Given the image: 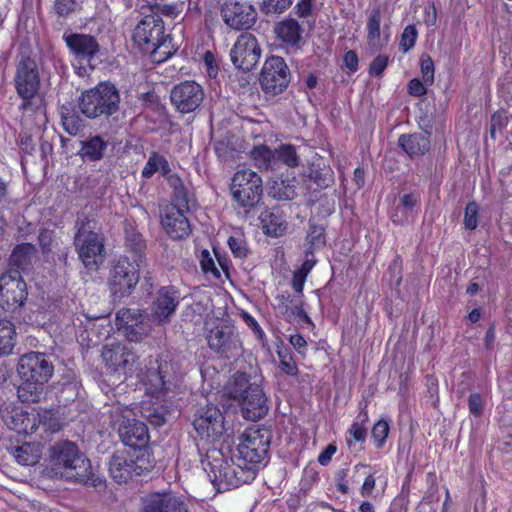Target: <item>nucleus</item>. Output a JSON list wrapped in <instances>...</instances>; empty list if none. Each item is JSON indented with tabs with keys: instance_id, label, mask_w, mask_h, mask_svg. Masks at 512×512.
Returning <instances> with one entry per match:
<instances>
[{
	"instance_id": "obj_43",
	"label": "nucleus",
	"mask_w": 512,
	"mask_h": 512,
	"mask_svg": "<svg viewBox=\"0 0 512 512\" xmlns=\"http://www.w3.org/2000/svg\"><path fill=\"white\" fill-rule=\"evenodd\" d=\"M307 177L320 188H326L333 181V171L329 166L312 162L307 167Z\"/></svg>"
},
{
	"instance_id": "obj_37",
	"label": "nucleus",
	"mask_w": 512,
	"mask_h": 512,
	"mask_svg": "<svg viewBox=\"0 0 512 512\" xmlns=\"http://www.w3.org/2000/svg\"><path fill=\"white\" fill-rule=\"evenodd\" d=\"M108 147V142L101 136L95 135L81 142L79 155L83 160L95 162L101 160Z\"/></svg>"
},
{
	"instance_id": "obj_1",
	"label": "nucleus",
	"mask_w": 512,
	"mask_h": 512,
	"mask_svg": "<svg viewBox=\"0 0 512 512\" xmlns=\"http://www.w3.org/2000/svg\"><path fill=\"white\" fill-rule=\"evenodd\" d=\"M17 372L21 379L18 398L21 402L37 403L53 375L54 366L46 354L32 351L19 358Z\"/></svg>"
},
{
	"instance_id": "obj_11",
	"label": "nucleus",
	"mask_w": 512,
	"mask_h": 512,
	"mask_svg": "<svg viewBox=\"0 0 512 512\" xmlns=\"http://www.w3.org/2000/svg\"><path fill=\"white\" fill-rule=\"evenodd\" d=\"M133 454L128 450L115 452L109 462V473L116 483H127L133 476H141L153 468L152 453L146 450Z\"/></svg>"
},
{
	"instance_id": "obj_31",
	"label": "nucleus",
	"mask_w": 512,
	"mask_h": 512,
	"mask_svg": "<svg viewBox=\"0 0 512 512\" xmlns=\"http://www.w3.org/2000/svg\"><path fill=\"white\" fill-rule=\"evenodd\" d=\"M263 231L271 237L283 236L287 231V221L284 213L278 209H267L260 215Z\"/></svg>"
},
{
	"instance_id": "obj_24",
	"label": "nucleus",
	"mask_w": 512,
	"mask_h": 512,
	"mask_svg": "<svg viewBox=\"0 0 512 512\" xmlns=\"http://www.w3.org/2000/svg\"><path fill=\"white\" fill-rule=\"evenodd\" d=\"M190 211L175 206H165L161 211L160 222L167 235L174 240L186 239L192 232L187 213Z\"/></svg>"
},
{
	"instance_id": "obj_42",
	"label": "nucleus",
	"mask_w": 512,
	"mask_h": 512,
	"mask_svg": "<svg viewBox=\"0 0 512 512\" xmlns=\"http://www.w3.org/2000/svg\"><path fill=\"white\" fill-rule=\"evenodd\" d=\"M326 245V229L322 225L310 224L305 238L304 254H315Z\"/></svg>"
},
{
	"instance_id": "obj_39",
	"label": "nucleus",
	"mask_w": 512,
	"mask_h": 512,
	"mask_svg": "<svg viewBox=\"0 0 512 512\" xmlns=\"http://www.w3.org/2000/svg\"><path fill=\"white\" fill-rule=\"evenodd\" d=\"M38 243L45 257H49L55 252L60 257H67L68 249L62 247V241L56 236L54 230L41 229L38 235Z\"/></svg>"
},
{
	"instance_id": "obj_23",
	"label": "nucleus",
	"mask_w": 512,
	"mask_h": 512,
	"mask_svg": "<svg viewBox=\"0 0 512 512\" xmlns=\"http://www.w3.org/2000/svg\"><path fill=\"white\" fill-rule=\"evenodd\" d=\"M119 436L128 451L133 454H140L146 450L151 453L148 442L149 432L147 425L136 419H128L119 426Z\"/></svg>"
},
{
	"instance_id": "obj_22",
	"label": "nucleus",
	"mask_w": 512,
	"mask_h": 512,
	"mask_svg": "<svg viewBox=\"0 0 512 512\" xmlns=\"http://www.w3.org/2000/svg\"><path fill=\"white\" fill-rule=\"evenodd\" d=\"M101 356L109 371L125 376L132 372L136 360L131 349L121 343L104 345Z\"/></svg>"
},
{
	"instance_id": "obj_57",
	"label": "nucleus",
	"mask_w": 512,
	"mask_h": 512,
	"mask_svg": "<svg viewBox=\"0 0 512 512\" xmlns=\"http://www.w3.org/2000/svg\"><path fill=\"white\" fill-rule=\"evenodd\" d=\"M347 444L349 447L352 445V441L356 443H364L367 437V427L362 423L352 422L347 431Z\"/></svg>"
},
{
	"instance_id": "obj_36",
	"label": "nucleus",
	"mask_w": 512,
	"mask_h": 512,
	"mask_svg": "<svg viewBox=\"0 0 512 512\" xmlns=\"http://www.w3.org/2000/svg\"><path fill=\"white\" fill-rule=\"evenodd\" d=\"M157 172H159L165 180L174 174L166 157L156 151H152L141 171V177L150 179Z\"/></svg>"
},
{
	"instance_id": "obj_2",
	"label": "nucleus",
	"mask_w": 512,
	"mask_h": 512,
	"mask_svg": "<svg viewBox=\"0 0 512 512\" xmlns=\"http://www.w3.org/2000/svg\"><path fill=\"white\" fill-rule=\"evenodd\" d=\"M132 39L141 51L149 52L155 62H163L171 55V37L166 34L164 21L158 13L145 15L134 28Z\"/></svg>"
},
{
	"instance_id": "obj_14",
	"label": "nucleus",
	"mask_w": 512,
	"mask_h": 512,
	"mask_svg": "<svg viewBox=\"0 0 512 512\" xmlns=\"http://www.w3.org/2000/svg\"><path fill=\"white\" fill-rule=\"evenodd\" d=\"M225 417L217 405L207 404L196 410L193 428L201 441L210 444L218 441L225 431Z\"/></svg>"
},
{
	"instance_id": "obj_9",
	"label": "nucleus",
	"mask_w": 512,
	"mask_h": 512,
	"mask_svg": "<svg viewBox=\"0 0 512 512\" xmlns=\"http://www.w3.org/2000/svg\"><path fill=\"white\" fill-rule=\"evenodd\" d=\"M89 223L87 217L77 219L74 244L85 268L97 271L105 259V240L101 234L89 229Z\"/></svg>"
},
{
	"instance_id": "obj_58",
	"label": "nucleus",
	"mask_w": 512,
	"mask_h": 512,
	"mask_svg": "<svg viewBox=\"0 0 512 512\" xmlns=\"http://www.w3.org/2000/svg\"><path fill=\"white\" fill-rule=\"evenodd\" d=\"M53 8L58 17L66 19L76 11L77 0H55Z\"/></svg>"
},
{
	"instance_id": "obj_60",
	"label": "nucleus",
	"mask_w": 512,
	"mask_h": 512,
	"mask_svg": "<svg viewBox=\"0 0 512 512\" xmlns=\"http://www.w3.org/2000/svg\"><path fill=\"white\" fill-rule=\"evenodd\" d=\"M308 492H309V487H304V485H302L299 488L297 493L292 494L287 498L286 504H287L289 512H297L298 511V509L302 505L303 499H305L307 497Z\"/></svg>"
},
{
	"instance_id": "obj_15",
	"label": "nucleus",
	"mask_w": 512,
	"mask_h": 512,
	"mask_svg": "<svg viewBox=\"0 0 512 512\" xmlns=\"http://www.w3.org/2000/svg\"><path fill=\"white\" fill-rule=\"evenodd\" d=\"M208 347L220 358L238 359L243 354V344L233 328L218 324L206 335Z\"/></svg>"
},
{
	"instance_id": "obj_18",
	"label": "nucleus",
	"mask_w": 512,
	"mask_h": 512,
	"mask_svg": "<svg viewBox=\"0 0 512 512\" xmlns=\"http://www.w3.org/2000/svg\"><path fill=\"white\" fill-rule=\"evenodd\" d=\"M261 48L257 38L250 32H242L230 50L234 67L243 72L252 71L258 64Z\"/></svg>"
},
{
	"instance_id": "obj_62",
	"label": "nucleus",
	"mask_w": 512,
	"mask_h": 512,
	"mask_svg": "<svg viewBox=\"0 0 512 512\" xmlns=\"http://www.w3.org/2000/svg\"><path fill=\"white\" fill-rule=\"evenodd\" d=\"M280 300L283 304H286V311L290 310L292 314L297 316L305 314L302 302L298 299L293 298L290 294H282L280 296Z\"/></svg>"
},
{
	"instance_id": "obj_63",
	"label": "nucleus",
	"mask_w": 512,
	"mask_h": 512,
	"mask_svg": "<svg viewBox=\"0 0 512 512\" xmlns=\"http://www.w3.org/2000/svg\"><path fill=\"white\" fill-rule=\"evenodd\" d=\"M427 84L419 78H412L407 84V92L413 97H422L427 94Z\"/></svg>"
},
{
	"instance_id": "obj_6",
	"label": "nucleus",
	"mask_w": 512,
	"mask_h": 512,
	"mask_svg": "<svg viewBox=\"0 0 512 512\" xmlns=\"http://www.w3.org/2000/svg\"><path fill=\"white\" fill-rule=\"evenodd\" d=\"M16 94L21 99L19 110L36 112L44 102L38 65L31 57H22L16 65L13 79Z\"/></svg>"
},
{
	"instance_id": "obj_38",
	"label": "nucleus",
	"mask_w": 512,
	"mask_h": 512,
	"mask_svg": "<svg viewBox=\"0 0 512 512\" xmlns=\"http://www.w3.org/2000/svg\"><path fill=\"white\" fill-rule=\"evenodd\" d=\"M420 204V196L417 193H405L400 197V204L391 215V221L395 225H402L408 222L414 208Z\"/></svg>"
},
{
	"instance_id": "obj_10",
	"label": "nucleus",
	"mask_w": 512,
	"mask_h": 512,
	"mask_svg": "<svg viewBox=\"0 0 512 512\" xmlns=\"http://www.w3.org/2000/svg\"><path fill=\"white\" fill-rule=\"evenodd\" d=\"M141 264L127 255H120L111 262L108 274V288L114 298L132 294L140 279Z\"/></svg>"
},
{
	"instance_id": "obj_16",
	"label": "nucleus",
	"mask_w": 512,
	"mask_h": 512,
	"mask_svg": "<svg viewBox=\"0 0 512 512\" xmlns=\"http://www.w3.org/2000/svg\"><path fill=\"white\" fill-rule=\"evenodd\" d=\"M27 297V284L19 271H6L0 276V307L4 311H18Z\"/></svg>"
},
{
	"instance_id": "obj_56",
	"label": "nucleus",
	"mask_w": 512,
	"mask_h": 512,
	"mask_svg": "<svg viewBox=\"0 0 512 512\" xmlns=\"http://www.w3.org/2000/svg\"><path fill=\"white\" fill-rule=\"evenodd\" d=\"M420 71L425 84L432 85L435 80V65L433 59L428 54H423L420 57Z\"/></svg>"
},
{
	"instance_id": "obj_54",
	"label": "nucleus",
	"mask_w": 512,
	"mask_h": 512,
	"mask_svg": "<svg viewBox=\"0 0 512 512\" xmlns=\"http://www.w3.org/2000/svg\"><path fill=\"white\" fill-rule=\"evenodd\" d=\"M479 211L480 207L476 201H469L466 204L463 219L466 229L473 231L478 227Z\"/></svg>"
},
{
	"instance_id": "obj_51",
	"label": "nucleus",
	"mask_w": 512,
	"mask_h": 512,
	"mask_svg": "<svg viewBox=\"0 0 512 512\" xmlns=\"http://www.w3.org/2000/svg\"><path fill=\"white\" fill-rule=\"evenodd\" d=\"M509 117L508 113L504 109L497 110L491 116L489 135L495 140L496 133H501L508 125Z\"/></svg>"
},
{
	"instance_id": "obj_8",
	"label": "nucleus",
	"mask_w": 512,
	"mask_h": 512,
	"mask_svg": "<svg viewBox=\"0 0 512 512\" xmlns=\"http://www.w3.org/2000/svg\"><path fill=\"white\" fill-rule=\"evenodd\" d=\"M120 93L116 86L109 82H100L94 88L81 93L79 98L80 111L90 119L109 117L119 110Z\"/></svg>"
},
{
	"instance_id": "obj_64",
	"label": "nucleus",
	"mask_w": 512,
	"mask_h": 512,
	"mask_svg": "<svg viewBox=\"0 0 512 512\" xmlns=\"http://www.w3.org/2000/svg\"><path fill=\"white\" fill-rule=\"evenodd\" d=\"M289 343L298 352L299 355L305 357L308 351V343L304 336L300 333L290 335Z\"/></svg>"
},
{
	"instance_id": "obj_27",
	"label": "nucleus",
	"mask_w": 512,
	"mask_h": 512,
	"mask_svg": "<svg viewBox=\"0 0 512 512\" xmlns=\"http://www.w3.org/2000/svg\"><path fill=\"white\" fill-rule=\"evenodd\" d=\"M382 11L380 6H374L366 20V42L373 54L381 51L388 44L389 37L381 36Z\"/></svg>"
},
{
	"instance_id": "obj_48",
	"label": "nucleus",
	"mask_w": 512,
	"mask_h": 512,
	"mask_svg": "<svg viewBox=\"0 0 512 512\" xmlns=\"http://www.w3.org/2000/svg\"><path fill=\"white\" fill-rule=\"evenodd\" d=\"M488 393L472 392L467 399L469 415L479 419L484 415Z\"/></svg>"
},
{
	"instance_id": "obj_21",
	"label": "nucleus",
	"mask_w": 512,
	"mask_h": 512,
	"mask_svg": "<svg viewBox=\"0 0 512 512\" xmlns=\"http://www.w3.org/2000/svg\"><path fill=\"white\" fill-rule=\"evenodd\" d=\"M221 15L225 24L235 30L248 29L256 20L254 7L247 2L236 0H225Z\"/></svg>"
},
{
	"instance_id": "obj_32",
	"label": "nucleus",
	"mask_w": 512,
	"mask_h": 512,
	"mask_svg": "<svg viewBox=\"0 0 512 512\" xmlns=\"http://www.w3.org/2000/svg\"><path fill=\"white\" fill-rule=\"evenodd\" d=\"M398 145L411 158L425 155L431 147L429 137L421 133L402 134L398 139Z\"/></svg>"
},
{
	"instance_id": "obj_34",
	"label": "nucleus",
	"mask_w": 512,
	"mask_h": 512,
	"mask_svg": "<svg viewBox=\"0 0 512 512\" xmlns=\"http://www.w3.org/2000/svg\"><path fill=\"white\" fill-rule=\"evenodd\" d=\"M36 253V248L31 243L17 244L10 255L9 262L12 267L10 271H28L32 265V259Z\"/></svg>"
},
{
	"instance_id": "obj_29",
	"label": "nucleus",
	"mask_w": 512,
	"mask_h": 512,
	"mask_svg": "<svg viewBox=\"0 0 512 512\" xmlns=\"http://www.w3.org/2000/svg\"><path fill=\"white\" fill-rule=\"evenodd\" d=\"M168 364L160 363L156 370L148 371L142 379L147 394L155 398L163 397L169 391L170 378L167 372Z\"/></svg>"
},
{
	"instance_id": "obj_40",
	"label": "nucleus",
	"mask_w": 512,
	"mask_h": 512,
	"mask_svg": "<svg viewBox=\"0 0 512 512\" xmlns=\"http://www.w3.org/2000/svg\"><path fill=\"white\" fill-rule=\"evenodd\" d=\"M125 248L133 255L131 260H137L140 264L144 261L146 242L142 234L132 226L125 228Z\"/></svg>"
},
{
	"instance_id": "obj_26",
	"label": "nucleus",
	"mask_w": 512,
	"mask_h": 512,
	"mask_svg": "<svg viewBox=\"0 0 512 512\" xmlns=\"http://www.w3.org/2000/svg\"><path fill=\"white\" fill-rule=\"evenodd\" d=\"M274 32L281 45L287 49L298 50L303 45V28L295 18L282 19L276 23Z\"/></svg>"
},
{
	"instance_id": "obj_46",
	"label": "nucleus",
	"mask_w": 512,
	"mask_h": 512,
	"mask_svg": "<svg viewBox=\"0 0 512 512\" xmlns=\"http://www.w3.org/2000/svg\"><path fill=\"white\" fill-rule=\"evenodd\" d=\"M276 168L283 164L289 168H296L300 164V157L293 144H281L275 149Z\"/></svg>"
},
{
	"instance_id": "obj_3",
	"label": "nucleus",
	"mask_w": 512,
	"mask_h": 512,
	"mask_svg": "<svg viewBox=\"0 0 512 512\" xmlns=\"http://www.w3.org/2000/svg\"><path fill=\"white\" fill-rule=\"evenodd\" d=\"M229 397L239 403L242 416L251 421L265 417L269 410L268 398L262 387L250 383L245 372H236L228 387Z\"/></svg>"
},
{
	"instance_id": "obj_59",
	"label": "nucleus",
	"mask_w": 512,
	"mask_h": 512,
	"mask_svg": "<svg viewBox=\"0 0 512 512\" xmlns=\"http://www.w3.org/2000/svg\"><path fill=\"white\" fill-rule=\"evenodd\" d=\"M389 56L385 54L377 55L370 63L368 73L371 77H381L389 64Z\"/></svg>"
},
{
	"instance_id": "obj_55",
	"label": "nucleus",
	"mask_w": 512,
	"mask_h": 512,
	"mask_svg": "<svg viewBox=\"0 0 512 512\" xmlns=\"http://www.w3.org/2000/svg\"><path fill=\"white\" fill-rule=\"evenodd\" d=\"M294 0H262L261 11L266 14H282L289 9Z\"/></svg>"
},
{
	"instance_id": "obj_7",
	"label": "nucleus",
	"mask_w": 512,
	"mask_h": 512,
	"mask_svg": "<svg viewBox=\"0 0 512 512\" xmlns=\"http://www.w3.org/2000/svg\"><path fill=\"white\" fill-rule=\"evenodd\" d=\"M230 191L233 207L245 218L262 202L263 181L261 176L251 169L238 170L232 177Z\"/></svg>"
},
{
	"instance_id": "obj_17",
	"label": "nucleus",
	"mask_w": 512,
	"mask_h": 512,
	"mask_svg": "<svg viewBox=\"0 0 512 512\" xmlns=\"http://www.w3.org/2000/svg\"><path fill=\"white\" fill-rule=\"evenodd\" d=\"M290 82V70L280 56H270L264 62L259 83L265 94L276 96L281 94Z\"/></svg>"
},
{
	"instance_id": "obj_44",
	"label": "nucleus",
	"mask_w": 512,
	"mask_h": 512,
	"mask_svg": "<svg viewBox=\"0 0 512 512\" xmlns=\"http://www.w3.org/2000/svg\"><path fill=\"white\" fill-rule=\"evenodd\" d=\"M276 352L279 359L278 367L280 371L285 375L297 377L300 371L291 348L281 344L277 346Z\"/></svg>"
},
{
	"instance_id": "obj_50",
	"label": "nucleus",
	"mask_w": 512,
	"mask_h": 512,
	"mask_svg": "<svg viewBox=\"0 0 512 512\" xmlns=\"http://www.w3.org/2000/svg\"><path fill=\"white\" fill-rule=\"evenodd\" d=\"M227 243L231 253L235 258L241 260L247 258L250 250L243 235H232L228 238Z\"/></svg>"
},
{
	"instance_id": "obj_28",
	"label": "nucleus",
	"mask_w": 512,
	"mask_h": 512,
	"mask_svg": "<svg viewBox=\"0 0 512 512\" xmlns=\"http://www.w3.org/2000/svg\"><path fill=\"white\" fill-rule=\"evenodd\" d=\"M142 314L138 310L122 308L116 313L115 325L128 340L136 341L141 335L139 326L142 323Z\"/></svg>"
},
{
	"instance_id": "obj_52",
	"label": "nucleus",
	"mask_w": 512,
	"mask_h": 512,
	"mask_svg": "<svg viewBox=\"0 0 512 512\" xmlns=\"http://www.w3.org/2000/svg\"><path fill=\"white\" fill-rule=\"evenodd\" d=\"M39 417V427H42L45 432H57L60 430V423L52 410L36 411Z\"/></svg>"
},
{
	"instance_id": "obj_49",
	"label": "nucleus",
	"mask_w": 512,
	"mask_h": 512,
	"mask_svg": "<svg viewBox=\"0 0 512 512\" xmlns=\"http://www.w3.org/2000/svg\"><path fill=\"white\" fill-rule=\"evenodd\" d=\"M389 432H390V425L386 419L381 418L374 423L372 430H371V438L373 440L374 446L377 449H381L384 447V445L387 441Z\"/></svg>"
},
{
	"instance_id": "obj_30",
	"label": "nucleus",
	"mask_w": 512,
	"mask_h": 512,
	"mask_svg": "<svg viewBox=\"0 0 512 512\" xmlns=\"http://www.w3.org/2000/svg\"><path fill=\"white\" fill-rule=\"evenodd\" d=\"M166 181L172 189L171 201L166 206H175L176 208L191 211V207L196 203L195 196L184 184L181 177L177 173H174Z\"/></svg>"
},
{
	"instance_id": "obj_20",
	"label": "nucleus",
	"mask_w": 512,
	"mask_h": 512,
	"mask_svg": "<svg viewBox=\"0 0 512 512\" xmlns=\"http://www.w3.org/2000/svg\"><path fill=\"white\" fill-rule=\"evenodd\" d=\"M181 301L180 290L174 285L160 287L154 296L151 304V312L153 319L163 324L169 321L170 317L175 314Z\"/></svg>"
},
{
	"instance_id": "obj_25",
	"label": "nucleus",
	"mask_w": 512,
	"mask_h": 512,
	"mask_svg": "<svg viewBox=\"0 0 512 512\" xmlns=\"http://www.w3.org/2000/svg\"><path fill=\"white\" fill-rule=\"evenodd\" d=\"M141 512H189L187 503L172 492H154L142 501Z\"/></svg>"
},
{
	"instance_id": "obj_45",
	"label": "nucleus",
	"mask_w": 512,
	"mask_h": 512,
	"mask_svg": "<svg viewBox=\"0 0 512 512\" xmlns=\"http://www.w3.org/2000/svg\"><path fill=\"white\" fill-rule=\"evenodd\" d=\"M13 454L19 464L26 466L36 464L41 457L39 446L27 442L17 446Z\"/></svg>"
},
{
	"instance_id": "obj_61",
	"label": "nucleus",
	"mask_w": 512,
	"mask_h": 512,
	"mask_svg": "<svg viewBox=\"0 0 512 512\" xmlns=\"http://www.w3.org/2000/svg\"><path fill=\"white\" fill-rule=\"evenodd\" d=\"M200 266L205 274L210 273L216 278L220 277V272L216 268L214 260L210 255V252L206 249L202 250L201 252Z\"/></svg>"
},
{
	"instance_id": "obj_13",
	"label": "nucleus",
	"mask_w": 512,
	"mask_h": 512,
	"mask_svg": "<svg viewBox=\"0 0 512 512\" xmlns=\"http://www.w3.org/2000/svg\"><path fill=\"white\" fill-rule=\"evenodd\" d=\"M63 40L73 58V66L79 76H84L93 70L92 61L100 51L96 38L84 33H64Z\"/></svg>"
},
{
	"instance_id": "obj_5",
	"label": "nucleus",
	"mask_w": 512,
	"mask_h": 512,
	"mask_svg": "<svg viewBox=\"0 0 512 512\" xmlns=\"http://www.w3.org/2000/svg\"><path fill=\"white\" fill-rule=\"evenodd\" d=\"M271 431L265 426H251L239 437V443L232 453V459L255 469V474L269 461Z\"/></svg>"
},
{
	"instance_id": "obj_35",
	"label": "nucleus",
	"mask_w": 512,
	"mask_h": 512,
	"mask_svg": "<svg viewBox=\"0 0 512 512\" xmlns=\"http://www.w3.org/2000/svg\"><path fill=\"white\" fill-rule=\"evenodd\" d=\"M249 158L260 171L267 172L276 169L275 149H271L266 144L254 145L249 152Z\"/></svg>"
},
{
	"instance_id": "obj_41",
	"label": "nucleus",
	"mask_w": 512,
	"mask_h": 512,
	"mask_svg": "<svg viewBox=\"0 0 512 512\" xmlns=\"http://www.w3.org/2000/svg\"><path fill=\"white\" fill-rule=\"evenodd\" d=\"M16 327L8 319H0V356L12 353L16 343Z\"/></svg>"
},
{
	"instance_id": "obj_33",
	"label": "nucleus",
	"mask_w": 512,
	"mask_h": 512,
	"mask_svg": "<svg viewBox=\"0 0 512 512\" xmlns=\"http://www.w3.org/2000/svg\"><path fill=\"white\" fill-rule=\"evenodd\" d=\"M9 428L19 434L31 435L39 428V417L35 410L15 412L11 417Z\"/></svg>"
},
{
	"instance_id": "obj_4",
	"label": "nucleus",
	"mask_w": 512,
	"mask_h": 512,
	"mask_svg": "<svg viewBox=\"0 0 512 512\" xmlns=\"http://www.w3.org/2000/svg\"><path fill=\"white\" fill-rule=\"evenodd\" d=\"M50 461L52 471L61 478L79 483H88L91 480L90 460L73 442L64 441L53 446Z\"/></svg>"
},
{
	"instance_id": "obj_53",
	"label": "nucleus",
	"mask_w": 512,
	"mask_h": 512,
	"mask_svg": "<svg viewBox=\"0 0 512 512\" xmlns=\"http://www.w3.org/2000/svg\"><path fill=\"white\" fill-rule=\"evenodd\" d=\"M418 31L414 25H407L401 34L399 50L403 53L409 52L416 44Z\"/></svg>"
},
{
	"instance_id": "obj_47",
	"label": "nucleus",
	"mask_w": 512,
	"mask_h": 512,
	"mask_svg": "<svg viewBox=\"0 0 512 512\" xmlns=\"http://www.w3.org/2000/svg\"><path fill=\"white\" fill-rule=\"evenodd\" d=\"M61 123L64 131L70 136H76L83 128V120L79 114L65 106L61 109Z\"/></svg>"
},
{
	"instance_id": "obj_12",
	"label": "nucleus",
	"mask_w": 512,
	"mask_h": 512,
	"mask_svg": "<svg viewBox=\"0 0 512 512\" xmlns=\"http://www.w3.org/2000/svg\"><path fill=\"white\" fill-rule=\"evenodd\" d=\"M209 476L218 491L238 488L243 484L251 483L255 478V469L238 463L237 459L220 460L218 464H211Z\"/></svg>"
},
{
	"instance_id": "obj_19",
	"label": "nucleus",
	"mask_w": 512,
	"mask_h": 512,
	"mask_svg": "<svg viewBox=\"0 0 512 512\" xmlns=\"http://www.w3.org/2000/svg\"><path fill=\"white\" fill-rule=\"evenodd\" d=\"M204 98V88L194 80L181 81L175 84L170 92L171 104L181 114H188L198 110Z\"/></svg>"
}]
</instances>
